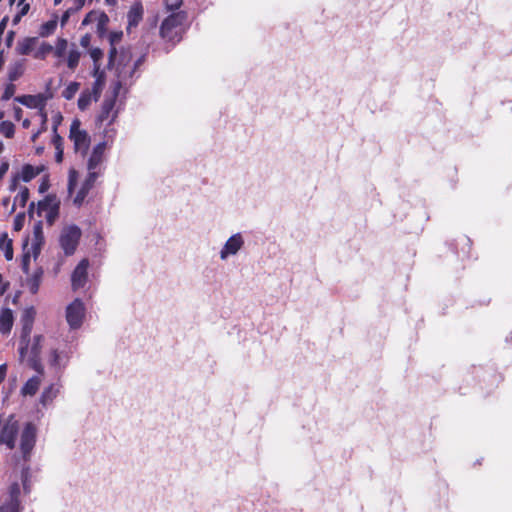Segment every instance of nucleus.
Here are the masks:
<instances>
[{"label": "nucleus", "mask_w": 512, "mask_h": 512, "mask_svg": "<svg viewBox=\"0 0 512 512\" xmlns=\"http://www.w3.org/2000/svg\"><path fill=\"white\" fill-rule=\"evenodd\" d=\"M60 201L56 195L49 194L37 203V214L44 217L47 224L52 226L59 217Z\"/></svg>", "instance_id": "obj_1"}, {"label": "nucleus", "mask_w": 512, "mask_h": 512, "mask_svg": "<svg viewBox=\"0 0 512 512\" xmlns=\"http://www.w3.org/2000/svg\"><path fill=\"white\" fill-rule=\"evenodd\" d=\"M53 51V46L50 45L49 43L47 42H43L40 47L38 48V50L34 53V58L35 59H45L46 56L48 54H50L51 52Z\"/></svg>", "instance_id": "obj_33"}, {"label": "nucleus", "mask_w": 512, "mask_h": 512, "mask_svg": "<svg viewBox=\"0 0 512 512\" xmlns=\"http://www.w3.org/2000/svg\"><path fill=\"white\" fill-rule=\"evenodd\" d=\"M22 113H23V111H22V109H21L20 107H16V108L14 109V115H15V118H16L17 120H20V119H21Z\"/></svg>", "instance_id": "obj_55"}, {"label": "nucleus", "mask_w": 512, "mask_h": 512, "mask_svg": "<svg viewBox=\"0 0 512 512\" xmlns=\"http://www.w3.org/2000/svg\"><path fill=\"white\" fill-rule=\"evenodd\" d=\"M131 60V53L130 52H122L119 58V66L125 67L127 63ZM118 76L123 80L126 81V76L124 72V68L119 69Z\"/></svg>", "instance_id": "obj_35"}, {"label": "nucleus", "mask_w": 512, "mask_h": 512, "mask_svg": "<svg viewBox=\"0 0 512 512\" xmlns=\"http://www.w3.org/2000/svg\"><path fill=\"white\" fill-rule=\"evenodd\" d=\"M37 429L32 422L25 424L20 435V450L25 461H29L36 444Z\"/></svg>", "instance_id": "obj_6"}, {"label": "nucleus", "mask_w": 512, "mask_h": 512, "mask_svg": "<svg viewBox=\"0 0 512 512\" xmlns=\"http://www.w3.org/2000/svg\"><path fill=\"white\" fill-rule=\"evenodd\" d=\"M18 431V421L11 415L0 429V444H5L9 450L14 449Z\"/></svg>", "instance_id": "obj_9"}, {"label": "nucleus", "mask_w": 512, "mask_h": 512, "mask_svg": "<svg viewBox=\"0 0 512 512\" xmlns=\"http://www.w3.org/2000/svg\"><path fill=\"white\" fill-rule=\"evenodd\" d=\"M58 393L59 387L55 384H50L41 393L39 401L43 406H47L48 404L52 403V401L57 397Z\"/></svg>", "instance_id": "obj_21"}, {"label": "nucleus", "mask_w": 512, "mask_h": 512, "mask_svg": "<svg viewBox=\"0 0 512 512\" xmlns=\"http://www.w3.org/2000/svg\"><path fill=\"white\" fill-rule=\"evenodd\" d=\"M25 71L24 60L17 61L9 67L8 79L10 82L18 80Z\"/></svg>", "instance_id": "obj_22"}, {"label": "nucleus", "mask_w": 512, "mask_h": 512, "mask_svg": "<svg viewBox=\"0 0 512 512\" xmlns=\"http://www.w3.org/2000/svg\"><path fill=\"white\" fill-rule=\"evenodd\" d=\"M43 244H44L43 223L41 220H39L34 224V227H33L32 249H33V253L35 256L40 252Z\"/></svg>", "instance_id": "obj_18"}, {"label": "nucleus", "mask_w": 512, "mask_h": 512, "mask_svg": "<svg viewBox=\"0 0 512 512\" xmlns=\"http://www.w3.org/2000/svg\"><path fill=\"white\" fill-rule=\"evenodd\" d=\"M0 249L3 250L4 256L7 261L13 259V243L12 240L8 238L7 233H3L0 237Z\"/></svg>", "instance_id": "obj_23"}, {"label": "nucleus", "mask_w": 512, "mask_h": 512, "mask_svg": "<svg viewBox=\"0 0 512 512\" xmlns=\"http://www.w3.org/2000/svg\"><path fill=\"white\" fill-rule=\"evenodd\" d=\"M103 72L101 70V64L100 63H95L93 64V70H92V75L95 77V78H98L99 74Z\"/></svg>", "instance_id": "obj_51"}, {"label": "nucleus", "mask_w": 512, "mask_h": 512, "mask_svg": "<svg viewBox=\"0 0 512 512\" xmlns=\"http://www.w3.org/2000/svg\"><path fill=\"white\" fill-rule=\"evenodd\" d=\"M0 133L6 138H12L15 133V125L11 121H2L0 123Z\"/></svg>", "instance_id": "obj_32"}, {"label": "nucleus", "mask_w": 512, "mask_h": 512, "mask_svg": "<svg viewBox=\"0 0 512 512\" xmlns=\"http://www.w3.org/2000/svg\"><path fill=\"white\" fill-rule=\"evenodd\" d=\"M69 19V12L66 11L61 17V24L64 25Z\"/></svg>", "instance_id": "obj_59"}, {"label": "nucleus", "mask_w": 512, "mask_h": 512, "mask_svg": "<svg viewBox=\"0 0 512 512\" xmlns=\"http://www.w3.org/2000/svg\"><path fill=\"white\" fill-rule=\"evenodd\" d=\"M94 100V94L90 91V89H85L81 92L79 98H78V108L81 111H85Z\"/></svg>", "instance_id": "obj_25"}, {"label": "nucleus", "mask_w": 512, "mask_h": 512, "mask_svg": "<svg viewBox=\"0 0 512 512\" xmlns=\"http://www.w3.org/2000/svg\"><path fill=\"white\" fill-rule=\"evenodd\" d=\"M20 6H21V9L19 11L20 12V16H25L28 13L29 9H30V5L28 3L24 2Z\"/></svg>", "instance_id": "obj_53"}, {"label": "nucleus", "mask_w": 512, "mask_h": 512, "mask_svg": "<svg viewBox=\"0 0 512 512\" xmlns=\"http://www.w3.org/2000/svg\"><path fill=\"white\" fill-rule=\"evenodd\" d=\"M85 307L83 302L76 298L66 308V320L71 329H78L83 323Z\"/></svg>", "instance_id": "obj_8"}, {"label": "nucleus", "mask_w": 512, "mask_h": 512, "mask_svg": "<svg viewBox=\"0 0 512 512\" xmlns=\"http://www.w3.org/2000/svg\"><path fill=\"white\" fill-rule=\"evenodd\" d=\"M68 46V42L64 38H58L56 42L55 48H53L54 55L57 58H61L65 55L66 49Z\"/></svg>", "instance_id": "obj_36"}, {"label": "nucleus", "mask_w": 512, "mask_h": 512, "mask_svg": "<svg viewBox=\"0 0 512 512\" xmlns=\"http://www.w3.org/2000/svg\"><path fill=\"white\" fill-rule=\"evenodd\" d=\"M244 241L240 234H235L231 236L225 243L223 249L221 250V258L225 259L228 255L236 254L240 248L242 247Z\"/></svg>", "instance_id": "obj_14"}, {"label": "nucleus", "mask_w": 512, "mask_h": 512, "mask_svg": "<svg viewBox=\"0 0 512 512\" xmlns=\"http://www.w3.org/2000/svg\"><path fill=\"white\" fill-rule=\"evenodd\" d=\"M57 28V19L49 20L43 23L39 28V35L41 37H48L53 34Z\"/></svg>", "instance_id": "obj_27"}, {"label": "nucleus", "mask_w": 512, "mask_h": 512, "mask_svg": "<svg viewBox=\"0 0 512 512\" xmlns=\"http://www.w3.org/2000/svg\"><path fill=\"white\" fill-rule=\"evenodd\" d=\"M44 275V270L42 267H38L31 274L30 277L27 278L26 284L31 294H37L42 282V278Z\"/></svg>", "instance_id": "obj_19"}, {"label": "nucleus", "mask_w": 512, "mask_h": 512, "mask_svg": "<svg viewBox=\"0 0 512 512\" xmlns=\"http://www.w3.org/2000/svg\"><path fill=\"white\" fill-rule=\"evenodd\" d=\"M15 91H16V86L12 82H10L9 84H7L5 86L4 92L1 96V100H3V101L9 100L10 98L13 97V95L15 94Z\"/></svg>", "instance_id": "obj_39"}, {"label": "nucleus", "mask_w": 512, "mask_h": 512, "mask_svg": "<svg viewBox=\"0 0 512 512\" xmlns=\"http://www.w3.org/2000/svg\"><path fill=\"white\" fill-rule=\"evenodd\" d=\"M35 311L33 308L27 310L25 315L23 316V327L19 342V358L20 361L25 360V355L28 352L29 342H30V334L32 331L33 321H34Z\"/></svg>", "instance_id": "obj_7"}, {"label": "nucleus", "mask_w": 512, "mask_h": 512, "mask_svg": "<svg viewBox=\"0 0 512 512\" xmlns=\"http://www.w3.org/2000/svg\"><path fill=\"white\" fill-rule=\"evenodd\" d=\"M105 81V75L104 72H101L96 78L95 82L93 83L92 88L90 89L91 92L94 94V101H97L101 95V91L104 85Z\"/></svg>", "instance_id": "obj_31"}, {"label": "nucleus", "mask_w": 512, "mask_h": 512, "mask_svg": "<svg viewBox=\"0 0 512 512\" xmlns=\"http://www.w3.org/2000/svg\"><path fill=\"white\" fill-rule=\"evenodd\" d=\"M109 22V17L106 13L101 12L99 13V16L97 18V29L98 31L102 32L106 29L107 24Z\"/></svg>", "instance_id": "obj_40"}, {"label": "nucleus", "mask_w": 512, "mask_h": 512, "mask_svg": "<svg viewBox=\"0 0 512 512\" xmlns=\"http://www.w3.org/2000/svg\"><path fill=\"white\" fill-rule=\"evenodd\" d=\"M88 267V259H82L73 270L71 275V286L74 291H77L86 285L88 279Z\"/></svg>", "instance_id": "obj_10"}, {"label": "nucleus", "mask_w": 512, "mask_h": 512, "mask_svg": "<svg viewBox=\"0 0 512 512\" xmlns=\"http://www.w3.org/2000/svg\"><path fill=\"white\" fill-rule=\"evenodd\" d=\"M24 223H25V213L24 212H21V213H18L15 218H14V221H13V229L14 231H21L22 228L24 227Z\"/></svg>", "instance_id": "obj_37"}, {"label": "nucleus", "mask_w": 512, "mask_h": 512, "mask_svg": "<svg viewBox=\"0 0 512 512\" xmlns=\"http://www.w3.org/2000/svg\"><path fill=\"white\" fill-rule=\"evenodd\" d=\"M43 341V335H35L32 343H29L28 352L25 355L28 367L40 375H44V366L41 360Z\"/></svg>", "instance_id": "obj_2"}, {"label": "nucleus", "mask_w": 512, "mask_h": 512, "mask_svg": "<svg viewBox=\"0 0 512 512\" xmlns=\"http://www.w3.org/2000/svg\"><path fill=\"white\" fill-rule=\"evenodd\" d=\"M13 37H14V31L8 32V35H7V45L11 44V42L13 40Z\"/></svg>", "instance_id": "obj_61"}, {"label": "nucleus", "mask_w": 512, "mask_h": 512, "mask_svg": "<svg viewBox=\"0 0 512 512\" xmlns=\"http://www.w3.org/2000/svg\"><path fill=\"white\" fill-rule=\"evenodd\" d=\"M53 132H54V135H53V138H52V143L55 147V150H58V149H64L63 147V144H64V140L63 138L57 133V124H55L53 126Z\"/></svg>", "instance_id": "obj_38"}, {"label": "nucleus", "mask_w": 512, "mask_h": 512, "mask_svg": "<svg viewBox=\"0 0 512 512\" xmlns=\"http://www.w3.org/2000/svg\"><path fill=\"white\" fill-rule=\"evenodd\" d=\"M63 154H64V149L56 150L55 160L57 163H61L63 161Z\"/></svg>", "instance_id": "obj_54"}, {"label": "nucleus", "mask_w": 512, "mask_h": 512, "mask_svg": "<svg viewBox=\"0 0 512 512\" xmlns=\"http://www.w3.org/2000/svg\"><path fill=\"white\" fill-rule=\"evenodd\" d=\"M115 105V99H105L103 101L101 111L97 117V122L102 124L109 118L110 113L112 112Z\"/></svg>", "instance_id": "obj_24"}, {"label": "nucleus", "mask_w": 512, "mask_h": 512, "mask_svg": "<svg viewBox=\"0 0 512 512\" xmlns=\"http://www.w3.org/2000/svg\"><path fill=\"white\" fill-rule=\"evenodd\" d=\"M59 359H60V356H59L58 350L57 349L51 350V352H50V364L52 366H57L59 364Z\"/></svg>", "instance_id": "obj_45"}, {"label": "nucleus", "mask_w": 512, "mask_h": 512, "mask_svg": "<svg viewBox=\"0 0 512 512\" xmlns=\"http://www.w3.org/2000/svg\"><path fill=\"white\" fill-rule=\"evenodd\" d=\"M187 15L183 11L175 12L165 18L160 26V34L163 38L174 40L178 36V28L185 22Z\"/></svg>", "instance_id": "obj_5"}, {"label": "nucleus", "mask_w": 512, "mask_h": 512, "mask_svg": "<svg viewBox=\"0 0 512 512\" xmlns=\"http://www.w3.org/2000/svg\"><path fill=\"white\" fill-rule=\"evenodd\" d=\"M116 57H117V49L113 44V45H111V48L109 50L108 67H111L114 65Z\"/></svg>", "instance_id": "obj_44"}, {"label": "nucleus", "mask_w": 512, "mask_h": 512, "mask_svg": "<svg viewBox=\"0 0 512 512\" xmlns=\"http://www.w3.org/2000/svg\"><path fill=\"white\" fill-rule=\"evenodd\" d=\"M42 376L37 373V375L32 376L29 378L24 385L22 386L20 393L22 396H34L37 391L39 390V387L42 382Z\"/></svg>", "instance_id": "obj_16"}, {"label": "nucleus", "mask_w": 512, "mask_h": 512, "mask_svg": "<svg viewBox=\"0 0 512 512\" xmlns=\"http://www.w3.org/2000/svg\"><path fill=\"white\" fill-rule=\"evenodd\" d=\"M74 2L76 9H81L85 5L86 0H75Z\"/></svg>", "instance_id": "obj_57"}, {"label": "nucleus", "mask_w": 512, "mask_h": 512, "mask_svg": "<svg viewBox=\"0 0 512 512\" xmlns=\"http://www.w3.org/2000/svg\"><path fill=\"white\" fill-rule=\"evenodd\" d=\"M145 60V56H141L140 58H138L136 60V62L134 63V66L132 68V70L130 71L129 73V77L132 78L133 77V74L135 73V71L138 69V67L144 62Z\"/></svg>", "instance_id": "obj_48"}, {"label": "nucleus", "mask_w": 512, "mask_h": 512, "mask_svg": "<svg viewBox=\"0 0 512 512\" xmlns=\"http://www.w3.org/2000/svg\"><path fill=\"white\" fill-rule=\"evenodd\" d=\"M90 42H91V35L90 34H85L80 39V45L83 48H88L90 46Z\"/></svg>", "instance_id": "obj_47"}, {"label": "nucleus", "mask_w": 512, "mask_h": 512, "mask_svg": "<svg viewBox=\"0 0 512 512\" xmlns=\"http://www.w3.org/2000/svg\"><path fill=\"white\" fill-rule=\"evenodd\" d=\"M20 179H21V178L19 177V175H18V174H17V175H14V176L11 178L10 183H9V190H10L11 192H14V191L17 189L18 184H19V180H20Z\"/></svg>", "instance_id": "obj_46"}, {"label": "nucleus", "mask_w": 512, "mask_h": 512, "mask_svg": "<svg viewBox=\"0 0 512 512\" xmlns=\"http://www.w3.org/2000/svg\"><path fill=\"white\" fill-rule=\"evenodd\" d=\"M30 192L26 186L20 188L19 193L14 198V205L18 204L20 207L24 208L29 200Z\"/></svg>", "instance_id": "obj_29"}, {"label": "nucleus", "mask_w": 512, "mask_h": 512, "mask_svg": "<svg viewBox=\"0 0 512 512\" xmlns=\"http://www.w3.org/2000/svg\"><path fill=\"white\" fill-rule=\"evenodd\" d=\"M144 14L141 2H135L127 13L128 28L136 27L142 21Z\"/></svg>", "instance_id": "obj_15"}, {"label": "nucleus", "mask_w": 512, "mask_h": 512, "mask_svg": "<svg viewBox=\"0 0 512 512\" xmlns=\"http://www.w3.org/2000/svg\"><path fill=\"white\" fill-rule=\"evenodd\" d=\"M34 208H35V203L31 202L30 205H29V209H28V214H29L30 217L33 216Z\"/></svg>", "instance_id": "obj_60"}, {"label": "nucleus", "mask_w": 512, "mask_h": 512, "mask_svg": "<svg viewBox=\"0 0 512 512\" xmlns=\"http://www.w3.org/2000/svg\"><path fill=\"white\" fill-rule=\"evenodd\" d=\"M81 229L76 225L65 227L59 237V244L66 256H71L75 253L81 238Z\"/></svg>", "instance_id": "obj_4"}, {"label": "nucleus", "mask_w": 512, "mask_h": 512, "mask_svg": "<svg viewBox=\"0 0 512 512\" xmlns=\"http://www.w3.org/2000/svg\"><path fill=\"white\" fill-rule=\"evenodd\" d=\"M0 512H20V501L17 496H12L10 500L0 507Z\"/></svg>", "instance_id": "obj_28"}, {"label": "nucleus", "mask_w": 512, "mask_h": 512, "mask_svg": "<svg viewBox=\"0 0 512 512\" xmlns=\"http://www.w3.org/2000/svg\"><path fill=\"white\" fill-rule=\"evenodd\" d=\"M22 17H23V16H20V12H18V13L14 16V18H13V22H14V24L18 23V22L21 20V18H22Z\"/></svg>", "instance_id": "obj_64"}, {"label": "nucleus", "mask_w": 512, "mask_h": 512, "mask_svg": "<svg viewBox=\"0 0 512 512\" xmlns=\"http://www.w3.org/2000/svg\"><path fill=\"white\" fill-rule=\"evenodd\" d=\"M40 172H41L40 168H35L31 164H25L22 167L21 174L19 175V177L24 182H29L32 179H34L37 175H39Z\"/></svg>", "instance_id": "obj_26"}, {"label": "nucleus", "mask_w": 512, "mask_h": 512, "mask_svg": "<svg viewBox=\"0 0 512 512\" xmlns=\"http://www.w3.org/2000/svg\"><path fill=\"white\" fill-rule=\"evenodd\" d=\"M80 127L81 121L75 118L70 125L69 139L73 142L74 151L84 156L90 146V136L86 130Z\"/></svg>", "instance_id": "obj_3"}, {"label": "nucleus", "mask_w": 512, "mask_h": 512, "mask_svg": "<svg viewBox=\"0 0 512 512\" xmlns=\"http://www.w3.org/2000/svg\"><path fill=\"white\" fill-rule=\"evenodd\" d=\"M80 84L78 82H71L63 91L62 96L66 100H71L74 98L76 93L78 92Z\"/></svg>", "instance_id": "obj_34"}, {"label": "nucleus", "mask_w": 512, "mask_h": 512, "mask_svg": "<svg viewBox=\"0 0 512 512\" xmlns=\"http://www.w3.org/2000/svg\"><path fill=\"white\" fill-rule=\"evenodd\" d=\"M8 169H9V163L2 162L0 165V181L3 179L4 175L7 173Z\"/></svg>", "instance_id": "obj_49"}, {"label": "nucleus", "mask_w": 512, "mask_h": 512, "mask_svg": "<svg viewBox=\"0 0 512 512\" xmlns=\"http://www.w3.org/2000/svg\"><path fill=\"white\" fill-rule=\"evenodd\" d=\"M90 57L93 60V64L100 63V60L103 58V51L100 48H92L89 51Z\"/></svg>", "instance_id": "obj_41"}, {"label": "nucleus", "mask_w": 512, "mask_h": 512, "mask_svg": "<svg viewBox=\"0 0 512 512\" xmlns=\"http://www.w3.org/2000/svg\"><path fill=\"white\" fill-rule=\"evenodd\" d=\"M39 113H40V116L42 118L43 125H46V123H47V113L45 111V108L43 109V112H39Z\"/></svg>", "instance_id": "obj_58"}, {"label": "nucleus", "mask_w": 512, "mask_h": 512, "mask_svg": "<svg viewBox=\"0 0 512 512\" xmlns=\"http://www.w3.org/2000/svg\"><path fill=\"white\" fill-rule=\"evenodd\" d=\"M98 16H99V13H97V12H94V11L89 12L83 19L82 25L85 26V25H88L90 23L97 21Z\"/></svg>", "instance_id": "obj_43"}, {"label": "nucleus", "mask_w": 512, "mask_h": 512, "mask_svg": "<svg viewBox=\"0 0 512 512\" xmlns=\"http://www.w3.org/2000/svg\"><path fill=\"white\" fill-rule=\"evenodd\" d=\"M30 124H31V122H30V120H29V119H24V120H23V122H22V126H23V128H25V129L29 128V127H30Z\"/></svg>", "instance_id": "obj_63"}, {"label": "nucleus", "mask_w": 512, "mask_h": 512, "mask_svg": "<svg viewBox=\"0 0 512 512\" xmlns=\"http://www.w3.org/2000/svg\"><path fill=\"white\" fill-rule=\"evenodd\" d=\"M30 260H31V256L28 252L23 254L22 261H21V268L25 274H28V272H29Z\"/></svg>", "instance_id": "obj_42"}, {"label": "nucleus", "mask_w": 512, "mask_h": 512, "mask_svg": "<svg viewBox=\"0 0 512 512\" xmlns=\"http://www.w3.org/2000/svg\"><path fill=\"white\" fill-rule=\"evenodd\" d=\"M105 149L106 142H100L93 148L87 164L89 172H97L96 169L103 161Z\"/></svg>", "instance_id": "obj_13"}, {"label": "nucleus", "mask_w": 512, "mask_h": 512, "mask_svg": "<svg viewBox=\"0 0 512 512\" xmlns=\"http://www.w3.org/2000/svg\"><path fill=\"white\" fill-rule=\"evenodd\" d=\"M42 133V130H38L37 132L33 133L32 137H31V141L32 142H35L36 139L39 137V135Z\"/></svg>", "instance_id": "obj_62"}, {"label": "nucleus", "mask_w": 512, "mask_h": 512, "mask_svg": "<svg viewBox=\"0 0 512 512\" xmlns=\"http://www.w3.org/2000/svg\"><path fill=\"white\" fill-rule=\"evenodd\" d=\"M121 37H122V32L111 33L109 36L110 44L113 45V44H115V42L120 41Z\"/></svg>", "instance_id": "obj_50"}, {"label": "nucleus", "mask_w": 512, "mask_h": 512, "mask_svg": "<svg viewBox=\"0 0 512 512\" xmlns=\"http://www.w3.org/2000/svg\"><path fill=\"white\" fill-rule=\"evenodd\" d=\"M7 17H5L4 19H2V21L0 22V35L4 32L5 28H6V25H7Z\"/></svg>", "instance_id": "obj_56"}, {"label": "nucleus", "mask_w": 512, "mask_h": 512, "mask_svg": "<svg viewBox=\"0 0 512 512\" xmlns=\"http://www.w3.org/2000/svg\"><path fill=\"white\" fill-rule=\"evenodd\" d=\"M7 374V367L5 364L0 365V384L5 380Z\"/></svg>", "instance_id": "obj_52"}, {"label": "nucleus", "mask_w": 512, "mask_h": 512, "mask_svg": "<svg viewBox=\"0 0 512 512\" xmlns=\"http://www.w3.org/2000/svg\"><path fill=\"white\" fill-rule=\"evenodd\" d=\"M15 101L32 109H38L39 112H43L46 106L47 97L44 94L37 95H22L15 97Z\"/></svg>", "instance_id": "obj_12"}, {"label": "nucleus", "mask_w": 512, "mask_h": 512, "mask_svg": "<svg viewBox=\"0 0 512 512\" xmlns=\"http://www.w3.org/2000/svg\"><path fill=\"white\" fill-rule=\"evenodd\" d=\"M80 57L81 54L76 48H73L69 51L67 57V66L70 70L74 71L77 68Z\"/></svg>", "instance_id": "obj_30"}, {"label": "nucleus", "mask_w": 512, "mask_h": 512, "mask_svg": "<svg viewBox=\"0 0 512 512\" xmlns=\"http://www.w3.org/2000/svg\"><path fill=\"white\" fill-rule=\"evenodd\" d=\"M37 42V37H26L18 41L16 46L17 54L22 56L29 55L35 49Z\"/></svg>", "instance_id": "obj_20"}, {"label": "nucleus", "mask_w": 512, "mask_h": 512, "mask_svg": "<svg viewBox=\"0 0 512 512\" xmlns=\"http://www.w3.org/2000/svg\"><path fill=\"white\" fill-rule=\"evenodd\" d=\"M14 317L12 310L3 308L0 312V333L3 335L9 334L13 327Z\"/></svg>", "instance_id": "obj_17"}, {"label": "nucleus", "mask_w": 512, "mask_h": 512, "mask_svg": "<svg viewBox=\"0 0 512 512\" xmlns=\"http://www.w3.org/2000/svg\"><path fill=\"white\" fill-rule=\"evenodd\" d=\"M98 175H99L98 172H88L86 179L82 183L79 191L77 192V194L73 200L74 205H76L77 207H80L84 203L89 191L94 186V183H95L96 179L98 178Z\"/></svg>", "instance_id": "obj_11"}]
</instances>
